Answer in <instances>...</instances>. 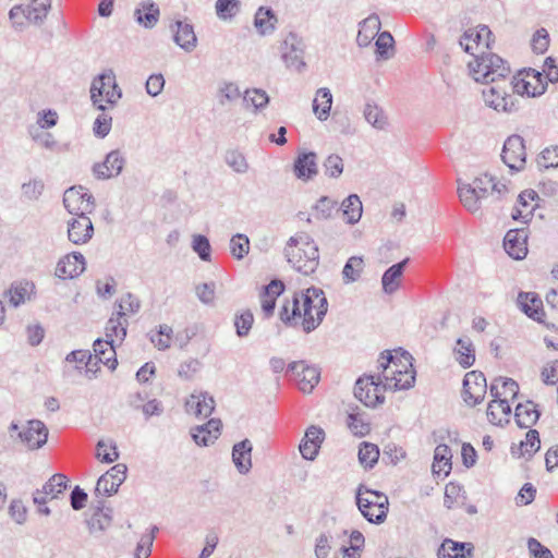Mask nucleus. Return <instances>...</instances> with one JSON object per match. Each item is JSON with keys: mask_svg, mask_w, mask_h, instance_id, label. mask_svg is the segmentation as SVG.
Instances as JSON below:
<instances>
[{"mask_svg": "<svg viewBox=\"0 0 558 558\" xmlns=\"http://www.w3.org/2000/svg\"><path fill=\"white\" fill-rule=\"evenodd\" d=\"M469 72L475 82L485 84L482 95L486 106L497 112L517 111V97L512 92L510 66L495 53H482L468 63Z\"/></svg>", "mask_w": 558, "mask_h": 558, "instance_id": "nucleus-1", "label": "nucleus"}, {"mask_svg": "<svg viewBox=\"0 0 558 558\" xmlns=\"http://www.w3.org/2000/svg\"><path fill=\"white\" fill-rule=\"evenodd\" d=\"M328 311L325 292L315 287L295 292L286 300L279 311L280 320L289 327H300L304 332L314 331L324 320Z\"/></svg>", "mask_w": 558, "mask_h": 558, "instance_id": "nucleus-2", "label": "nucleus"}, {"mask_svg": "<svg viewBox=\"0 0 558 558\" xmlns=\"http://www.w3.org/2000/svg\"><path fill=\"white\" fill-rule=\"evenodd\" d=\"M288 262L303 275L313 274L319 264L318 246L305 232L291 236L286 248Z\"/></svg>", "mask_w": 558, "mask_h": 558, "instance_id": "nucleus-3", "label": "nucleus"}, {"mask_svg": "<svg viewBox=\"0 0 558 558\" xmlns=\"http://www.w3.org/2000/svg\"><path fill=\"white\" fill-rule=\"evenodd\" d=\"M356 506L361 514L374 524L383 523L389 510L388 497L378 490L368 488L361 484L355 493Z\"/></svg>", "mask_w": 558, "mask_h": 558, "instance_id": "nucleus-4", "label": "nucleus"}, {"mask_svg": "<svg viewBox=\"0 0 558 558\" xmlns=\"http://www.w3.org/2000/svg\"><path fill=\"white\" fill-rule=\"evenodd\" d=\"M121 97L122 92L117 84L116 75L112 70H107L93 80L90 85V99L98 110H107V107L102 104L104 98L110 107H114Z\"/></svg>", "mask_w": 558, "mask_h": 558, "instance_id": "nucleus-5", "label": "nucleus"}, {"mask_svg": "<svg viewBox=\"0 0 558 558\" xmlns=\"http://www.w3.org/2000/svg\"><path fill=\"white\" fill-rule=\"evenodd\" d=\"M494 43L492 31L486 25H478L466 29L460 39L463 50L474 57L475 60L482 53H492L489 50Z\"/></svg>", "mask_w": 558, "mask_h": 558, "instance_id": "nucleus-6", "label": "nucleus"}, {"mask_svg": "<svg viewBox=\"0 0 558 558\" xmlns=\"http://www.w3.org/2000/svg\"><path fill=\"white\" fill-rule=\"evenodd\" d=\"M63 205L73 216H88L95 209V198L86 187L72 186L63 194Z\"/></svg>", "mask_w": 558, "mask_h": 558, "instance_id": "nucleus-7", "label": "nucleus"}, {"mask_svg": "<svg viewBox=\"0 0 558 558\" xmlns=\"http://www.w3.org/2000/svg\"><path fill=\"white\" fill-rule=\"evenodd\" d=\"M287 376L296 383L303 392H312L320 378L319 369L305 361L292 362L287 366Z\"/></svg>", "mask_w": 558, "mask_h": 558, "instance_id": "nucleus-8", "label": "nucleus"}, {"mask_svg": "<svg viewBox=\"0 0 558 558\" xmlns=\"http://www.w3.org/2000/svg\"><path fill=\"white\" fill-rule=\"evenodd\" d=\"M384 380L375 381L373 376L360 377L354 386V396L366 407H376L384 402Z\"/></svg>", "mask_w": 558, "mask_h": 558, "instance_id": "nucleus-9", "label": "nucleus"}, {"mask_svg": "<svg viewBox=\"0 0 558 558\" xmlns=\"http://www.w3.org/2000/svg\"><path fill=\"white\" fill-rule=\"evenodd\" d=\"M281 59L287 68L300 71L305 66L304 43L295 33H289L280 45Z\"/></svg>", "mask_w": 558, "mask_h": 558, "instance_id": "nucleus-10", "label": "nucleus"}, {"mask_svg": "<svg viewBox=\"0 0 558 558\" xmlns=\"http://www.w3.org/2000/svg\"><path fill=\"white\" fill-rule=\"evenodd\" d=\"M486 391V378L482 372L472 371L465 374L462 398L468 405L474 407L481 403L485 398Z\"/></svg>", "mask_w": 558, "mask_h": 558, "instance_id": "nucleus-11", "label": "nucleus"}, {"mask_svg": "<svg viewBox=\"0 0 558 558\" xmlns=\"http://www.w3.org/2000/svg\"><path fill=\"white\" fill-rule=\"evenodd\" d=\"M126 163L124 154L120 149L109 151L104 161L94 163L92 171L96 179L108 180L117 178Z\"/></svg>", "mask_w": 558, "mask_h": 558, "instance_id": "nucleus-12", "label": "nucleus"}, {"mask_svg": "<svg viewBox=\"0 0 558 558\" xmlns=\"http://www.w3.org/2000/svg\"><path fill=\"white\" fill-rule=\"evenodd\" d=\"M501 159L511 170L519 171L523 169L526 161V151L524 140L520 135H511L505 141Z\"/></svg>", "mask_w": 558, "mask_h": 558, "instance_id": "nucleus-13", "label": "nucleus"}, {"mask_svg": "<svg viewBox=\"0 0 558 558\" xmlns=\"http://www.w3.org/2000/svg\"><path fill=\"white\" fill-rule=\"evenodd\" d=\"M513 94L520 96L537 97L545 93L547 83L543 81V74L535 70L526 72L524 77L511 80Z\"/></svg>", "mask_w": 558, "mask_h": 558, "instance_id": "nucleus-14", "label": "nucleus"}, {"mask_svg": "<svg viewBox=\"0 0 558 558\" xmlns=\"http://www.w3.org/2000/svg\"><path fill=\"white\" fill-rule=\"evenodd\" d=\"M128 468L123 463H118L102 474L96 484L95 494L101 496H111L116 494L120 485L126 478Z\"/></svg>", "mask_w": 558, "mask_h": 558, "instance_id": "nucleus-15", "label": "nucleus"}, {"mask_svg": "<svg viewBox=\"0 0 558 558\" xmlns=\"http://www.w3.org/2000/svg\"><path fill=\"white\" fill-rule=\"evenodd\" d=\"M19 438L28 449L35 450L41 448L48 439V428L39 420H32L27 427L19 433Z\"/></svg>", "mask_w": 558, "mask_h": 558, "instance_id": "nucleus-16", "label": "nucleus"}, {"mask_svg": "<svg viewBox=\"0 0 558 558\" xmlns=\"http://www.w3.org/2000/svg\"><path fill=\"white\" fill-rule=\"evenodd\" d=\"M505 251L514 259H523L527 254V231L525 228L509 230L504 239Z\"/></svg>", "mask_w": 558, "mask_h": 558, "instance_id": "nucleus-17", "label": "nucleus"}, {"mask_svg": "<svg viewBox=\"0 0 558 558\" xmlns=\"http://www.w3.org/2000/svg\"><path fill=\"white\" fill-rule=\"evenodd\" d=\"M94 234V226L88 216H76L68 222V238L74 244L87 243Z\"/></svg>", "mask_w": 558, "mask_h": 558, "instance_id": "nucleus-18", "label": "nucleus"}, {"mask_svg": "<svg viewBox=\"0 0 558 558\" xmlns=\"http://www.w3.org/2000/svg\"><path fill=\"white\" fill-rule=\"evenodd\" d=\"M173 41L184 51L192 52L197 46L194 27L186 20H178L170 25Z\"/></svg>", "mask_w": 558, "mask_h": 558, "instance_id": "nucleus-19", "label": "nucleus"}, {"mask_svg": "<svg viewBox=\"0 0 558 558\" xmlns=\"http://www.w3.org/2000/svg\"><path fill=\"white\" fill-rule=\"evenodd\" d=\"M293 172L299 180H313L318 173L317 155L314 151H299L293 163Z\"/></svg>", "mask_w": 558, "mask_h": 558, "instance_id": "nucleus-20", "label": "nucleus"}, {"mask_svg": "<svg viewBox=\"0 0 558 558\" xmlns=\"http://www.w3.org/2000/svg\"><path fill=\"white\" fill-rule=\"evenodd\" d=\"M412 355L401 349L395 350V353L386 351L381 353L378 359V366L385 369L386 373L390 368H398L399 371L415 372L412 364Z\"/></svg>", "mask_w": 558, "mask_h": 558, "instance_id": "nucleus-21", "label": "nucleus"}, {"mask_svg": "<svg viewBox=\"0 0 558 558\" xmlns=\"http://www.w3.org/2000/svg\"><path fill=\"white\" fill-rule=\"evenodd\" d=\"M85 257L78 252H73L59 260L56 275L62 279L75 278L85 270Z\"/></svg>", "mask_w": 558, "mask_h": 558, "instance_id": "nucleus-22", "label": "nucleus"}, {"mask_svg": "<svg viewBox=\"0 0 558 558\" xmlns=\"http://www.w3.org/2000/svg\"><path fill=\"white\" fill-rule=\"evenodd\" d=\"M185 410L196 417H208L215 410V400L207 392H194L185 402Z\"/></svg>", "mask_w": 558, "mask_h": 558, "instance_id": "nucleus-23", "label": "nucleus"}, {"mask_svg": "<svg viewBox=\"0 0 558 558\" xmlns=\"http://www.w3.org/2000/svg\"><path fill=\"white\" fill-rule=\"evenodd\" d=\"M325 433L320 427L310 426L302 439L299 449L302 457L306 460H314L324 441Z\"/></svg>", "mask_w": 558, "mask_h": 558, "instance_id": "nucleus-24", "label": "nucleus"}, {"mask_svg": "<svg viewBox=\"0 0 558 558\" xmlns=\"http://www.w3.org/2000/svg\"><path fill=\"white\" fill-rule=\"evenodd\" d=\"M475 190L483 194L484 198L492 197L499 201L507 192V186L504 183L497 182L493 175L487 173L480 175L470 183Z\"/></svg>", "mask_w": 558, "mask_h": 558, "instance_id": "nucleus-25", "label": "nucleus"}, {"mask_svg": "<svg viewBox=\"0 0 558 558\" xmlns=\"http://www.w3.org/2000/svg\"><path fill=\"white\" fill-rule=\"evenodd\" d=\"M384 387L393 390L409 389L415 381V372L390 368L388 373L383 369Z\"/></svg>", "mask_w": 558, "mask_h": 558, "instance_id": "nucleus-26", "label": "nucleus"}, {"mask_svg": "<svg viewBox=\"0 0 558 558\" xmlns=\"http://www.w3.org/2000/svg\"><path fill=\"white\" fill-rule=\"evenodd\" d=\"M381 27L380 19L377 14H371L359 23L356 44L360 47H367L378 36Z\"/></svg>", "mask_w": 558, "mask_h": 558, "instance_id": "nucleus-27", "label": "nucleus"}, {"mask_svg": "<svg viewBox=\"0 0 558 558\" xmlns=\"http://www.w3.org/2000/svg\"><path fill=\"white\" fill-rule=\"evenodd\" d=\"M221 421L211 418L206 424L192 429V438L199 446H209L220 435Z\"/></svg>", "mask_w": 558, "mask_h": 558, "instance_id": "nucleus-28", "label": "nucleus"}, {"mask_svg": "<svg viewBox=\"0 0 558 558\" xmlns=\"http://www.w3.org/2000/svg\"><path fill=\"white\" fill-rule=\"evenodd\" d=\"M253 446L248 439L235 444L232 448V461L241 474H246L252 468Z\"/></svg>", "mask_w": 558, "mask_h": 558, "instance_id": "nucleus-29", "label": "nucleus"}, {"mask_svg": "<svg viewBox=\"0 0 558 558\" xmlns=\"http://www.w3.org/2000/svg\"><path fill=\"white\" fill-rule=\"evenodd\" d=\"M518 305L523 313L534 320L541 322L544 316L543 302L534 292H520L518 295Z\"/></svg>", "mask_w": 558, "mask_h": 558, "instance_id": "nucleus-30", "label": "nucleus"}, {"mask_svg": "<svg viewBox=\"0 0 558 558\" xmlns=\"http://www.w3.org/2000/svg\"><path fill=\"white\" fill-rule=\"evenodd\" d=\"M473 549L472 543H459L447 538L438 549V558H472Z\"/></svg>", "mask_w": 558, "mask_h": 558, "instance_id": "nucleus-31", "label": "nucleus"}, {"mask_svg": "<svg viewBox=\"0 0 558 558\" xmlns=\"http://www.w3.org/2000/svg\"><path fill=\"white\" fill-rule=\"evenodd\" d=\"M541 448L539 434L536 429H530L525 439L520 441L518 446L511 447V453L517 458L530 460Z\"/></svg>", "mask_w": 558, "mask_h": 558, "instance_id": "nucleus-32", "label": "nucleus"}, {"mask_svg": "<svg viewBox=\"0 0 558 558\" xmlns=\"http://www.w3.org/2000/svg\"><path fill=\"white\" fill-rule=\"evenodd\" d=\"M408 263L409 258H404L403 260L390 266L384 272L381 277V286L383 291L386 294H392L399 289L403 271Z\"/></svg>", "mask_w": 558, "mask_h": 558, "instance_id": "nucleus-33", "label": "nucleus"}, {"mask_svg": "<svg viewBox=\"0 0 558 558\" xmlns=\"http://www.w3.org/2000/svg\"><path fill=\"white\" fill-rule=\"evenodd\" d=\"M536 197V192L532 190H526L520 193L518 197V206L511 214L512 218L514 220H522L524 223L529 222L536 208V205L532 203Z\"/></svg>", "mask_w": 558, "mask_h": 558, "instance_id": "nucleus-34", "label": "nucleus"}, {"mask_svg": "<svg viewBox=\"0 0 558 558\" xmlns=\"http://www.w3.org/2000/svg\"><path fill=\"white\" fill-rule=\"evenodd\" d=\"M124 316L125 312L117 311L107 322L106 338L113 343H121L126 336L128 320Z\"/></svg>", "mask_w": 558, "mask_h": 558, "instance_id": "nucleus-35", "label": "nucleus"}, {"mask_svg": "<svg viewBox=\"0 0 558 558\" xmlns=\"http://www.w3.org/2000/svg\"><path fill=\"white\" fill-rule=\"evenodd\" d=\"M114 345H116V343L111 342L107 338L95 340V342L93 344L94 352H95L93 360H97L100 363H104L112 371L116 369V367L118 365V361L114 357V355H116Z\"/></svg>", "mask_w": 558, "mask_h": 558, "instance_id": "nucleus-36", "label": "nucleus"}, {"mask_svg": "<svg viewBox=\"0 0 558 558\" xmlns=\"http://www.w3.org/2000/svg\"><path fill=\"white\" fill-rule=\"evenodd\" d=\"M138 24L146 28H153L159 21V7L153 1H143L134 11Z\"/></svg>", "mask_w": 558, "mask_h": 558, "instance_id": "nucleus-37", "label": "nucleus"}, {"mask_svg": "<svg viewBox=\"0 0 558 558\" xmlns=\"http://www.w3.org/2000/svg\"><path fill=\"white\" fill-rule=\"evenodd\" d=\"M458 194L463 207L474 214L482 207V202L485 199L483 194L475 190L471 184H459Z\"/></svg>", "mask_w": 558, "mask_h": 558, "instance_id": "nucleus-38", "label": "nucleus"}, {"mask_svg": "<svg viewBox=\"0 0 558 558\" xmlns=\"http://www.w3.org/2000/svg\"><path fill=\"white\" fill-rule=\"evenodd\" d=\"M487 418L488 421L497 426H501L505 423H509L511 407L509 401L504 398V400H492L487 407Z\"/></svg>", "mask_w": 558, "mask_h": 558, "instance_id": "nucleus-39", "label": "nucleus"}, {"mask_svg": "<svg viewBox=\"0 0 558 558\" xmlns=\"http://www.w3.org/2000/svg\"><path fill=\"white\" fill-rule=\"evenodd\" d=\"M112 522V509L105 508L104 501H98V506L90 519L87 521L90 533H101L106 531Z\"/></svg>", "mask_w": 558, "mask_h": 558, "instance_id": "nucleus-40", "label": "nucleus"}, {"mask_svg": "<svg viewBox=\"0 0 558 558\" xmlns=\"http://www.w3.org/2000/svg\"><path fill=\"white\" fill-rule=\"evenodd\" d=\"M539 412L532 401L519 403L515 407L514 418L520 428H531L538 420Z\"/></svg>", "mask_w": 558, "mask_h": 558, "instance_id": "nucleus-41", "label": "nucleus"}, {"mask_svg": "<svg viewBox=\"0 0 558 558\" xmlns=\"http://www.w3.org/2000/svg\"><path fill=\"white\" fill-rule=\"evenodd\" d=\"M343 220L349 225H355L360 221L363 214V205L357 194H350L343 199L340 206Z\"/></svg>", "mask_w": 558, "mask_h": 558, "instance_id": "nucleus-42", "label": "nucleus"}, {"mask_svg": "<svg viewBox=\"0 0 558 558\" xmlns=\"http://www.w3.org/2000/svg\"><path fill=\"white\" fill-rule=\"evenodd\" d=\"M277 22V16L270 8L260 7L255 13L254 26L262 36L272 34Z\"/></svg>", "mask_w": 558, "mask_h": 558, "instance_id": "nucleus-43", "label": "nucleus"}, {"mask_svg": "<svg viewBox=\"0 0 558 558\" xmlns=\"http://www.w3.org/2000/svg\"><path fill=\"white\" fill-rule=\"evenodd\" d=\"M25 8V20L35 25H41L51 8V0H31Z\"/></svg>", "mask_w": 558, "mask_h": 558, "instance_id": "nucleus-44", "label": "nucleus"}, {"mask_svg": "<svg viewBox=\"0 0 558 558\" xmlns=\"http://www.w3.org/2000/svg\"><path fill=\"white\" fill-rule=\"evenodd\" d=\"M451 450L447 445H438L435 448L433 472L438 476H447L451 471Z\"/></svg>", "mask_w": 558, "mask_h": 558, "instance_id": "nucleus-45", "label": "nucleus"}, {"mask_svg": "<svg viewBox=\"0 0 558 558\" xmlns=\"http://www.w3.org/2000/svg\"><path fill=\"white\" fill-rule=\"evenodd\" d=\"M332 95L329 88H319L313 101V111L318 120L326 121L330 114Z\"/></svg>", "mask_w": 558, "mask_h": 558, "instance_id": "nucleus-46", "label": "nucleus"}, {"mask_svg": "<svg viewBox=\"0 0 558 558\" xmlns=\"http://www.w3.org/2000/svg\"><path fill=\"white\" fill-rule=\"evenodd\" d=\"M457 361L464 367H471L475 362V349L470 338H459L454 348Z\"/></svg>", "mask_w": 558, "mask_h": 558, "instance_id": "nucleus-47", "label": "nucleus"}, {"mask_svg": "<svg viewBox=\"0 0 558 558\" xmlns=\"http://www.w3.org/2000/svg\"><path fill=\"white\" fill-rule=\"evenodd\" d=\"M269 104V96L264 89H246L243 95V106L245 109L257 112Z\"/></svg>", "mask_w": 558, "mask_h": 558, "instance_id": "nucleus-48", "label": "nucleus"}, {"mask_svg": "<svg viewBox=\"0 0 558 558\" xmlns=\"http://www.w3.org/2000/svg\"><path fill=\"white\" fill-rule=\"evenodd\" d=\"M364 259L362 256H351L343 269H342V280L345 284L353 283L361 278V275L364 270Z\"/></svg>", "mask_w": 558, "mask_h": 558, "instance_id": "nucleus-49", "label": "nucleus"}, {"mask_svg": "<svg viewBox=\"0 0 558 558\" xmlns=\"http://www.w3.org/2000/svg\"><path fill=\"white\" fill-rule=\"evenodd\" d=\"M365 120L375 129L384 130L387 125V117L377 105L366 104L363 110Z\"/></svg>", "mask_w": 558, "mask_h": 558, "instance_id": "nucleus-50", "label": "nucleus"}, {"mask_svg": "<svg viewBox=\"0 0 558 558\" xmlns=\"http://www.w3.org/2000/svg\"><path fill=\"white\" fill-rule=\"evenodd\" d=\"M359 461L365 469H372L378 461L379 449L372 442H362L359 449Z\"/></svg>", "mask_w": 558, "mask_h": 558, "instance_id": "nucleus-51", "label": "nucleus"}, {"mask_svg": "<svg viewBox=\"0 0 558 558\" xmlns=\"http://www.w3.org/2000/svg\"><path fill=\"white\" fill-rule=\"evenodd\" d=\"M225 161L236 173L243 174L248 170V162L245 156L238 149L227 150Z\"/></svg>", "mask_w": 558, "mask_h": 558, "instance_id": "nucleus-52", "label": "nucleus"}, {"mask_svg": "<svg viewBox=\"0 0 558 558\" xmlns=\"http://www.w3.org/2000/svg\"><path fill=\"white\" fill-rule=\"evenodd\" d=\"M68 487V477L64 474L57 473L52 475L43 486L44 493L50 495V498H57Z\"/></svg>", "mask_w": 558, "mask_h": 558, "instance_id": "nucleus-53", "label": "nucleus"}, {"mask_svg": "<svg viewBox=\"0 0 558 558\" xmlns=\"http://www.w3.org/2000/svg\"><path fill=\"white\" fill-rule=\"evenodd\" d=\"M254 323V316L251 311L246 310L235 315L234 327L236 336L244 338L248 336Z\"/></svg>", "mask_w": 558, "mask_h": 558, "instance_id": "nucleus-54", "label": "nucleus"}, {"mask_svg": "<svg viewBox=\"0 0 558 558\" xmlns=\"http://www.w3.org/2000/svg\"><path fill=\"white\" fill-rule=\"evenodd\" d=\"M158 532V527L156 525L151 526L150 532L143 535L137 543L135 550V558H148L151 553L153 543L155 539V535Z\"/></svg>", "mask_w": 558, "mask_h": 558, "instance_id": "nucleus-55", "label": "nucleus"}, {"mask_svg": "<svg viewBox=\"0 0 558 558\" xmlns=\"http://www.w3.org/2000/svg\"><path fill=\"white\" fill-rule=\"evenodd\" d=\"M112 117L105 111H101L94 121L93 133L96 137L105 138L111 130Z\"/></svg>", "mask_w": 558, "mask_h": 558, "instance_id": "nucleus-56", "label": "nucleus"}, {"mask_svg": "<svg viewBox=\"0 0 558 558\" xmlns=\"http://www.w3.org/2000/svg\"><path fill=\"white\" fill-rule=\"evenodd\" d=\"M250 250V240L245 234L238 233L233 235L230 240V251L231 254L236 259H242Z\"/></svg>", "mask_w": 558, "mask_h": 558, "instance_id": "nucleus-57", "label": "nucleus"}, {"mask_svg": "<svg viewBox=\"0 0 558 558\" xmlns=\"http://www.w3.org/2000/svg\"><path fill=\"white\" fill-rule=\"evenodd\" d=\"M240 2L238 0H217L216 13L218 17L228 20L238 14Z\"/></svg>", "mask_w": 558, "mask_h": 558, "instance_id": "nucleus-58", "label": "nucleus"}, {"mask_svg": "<svg viewBox=\"0 0 558 558\" xmlns=\"http://www.w3.org/2000/svg\"><path fill=\"white\" fill-rule=\"evenodd\" d=\"M172 328L168 325H160L158 331L150 336V341L158 350H167L171 344Z\"/></svg>", "mask_w": 558, "mask_h": 558, "instance_id": "nucleus-59", "label": "nucleus"}, {"mask_svg": "<svg viewBox=\"0 0 558 558\" xmlns=\"http://www.w3.org/2000/svg\"><path fill=\"white\" fill-rule=\"evenodd\" d=\"M192 248L197 253L198 257L204 262L210 260L211 246L209 240L202 234L193 236Z\"/></svg>", "mask_w": 558, "mask_h": 558, "instance_id": "nucleus-60", "label": "nucleus"}, {"mask_svg": "<svg viewBox=\"0 0 558 558\" xmlns=\"http://www.w3.org/2000/svg\"><path fill=\"white\" fill-rule=\"evenodd\" d=\"M338 203L328 196H322L314 206L316 217L319 219H328L336 209Z\"/></svg>", "mask_w": 558, "mask_h": 558, "instance_id": "nucleus-61", "label": "nucleus"}, {"mask_svg": "<svg viewBox=\"0 0 558 558\" xmlns=\"http://www.w3.org/2000/svg\"><path fill=\"white\" fill-rule=\"evenodd\" d=\"M325 174L330 178H338L343 172V160L338 155H329L324 161Z\"/></svg>", "mask_w": 558, "mask_h": 558, "instance_id": "nucleus-62", "label": "nucleus"}, {"mask_svg": "<svg viewBox=\"0 0 558 558\" xmlns=\"http://www.w3.org/2000/svg\"><path fill=\"white\" fill-rule=\"evenodd\" d=\"M96 457L102 462L111 463L119 458L117 447L113 444L108 445L104 440L98 441Z\"/></svg>", "mask_w": 558, "mask_h": 558, "instance_id": "nucleus-63", "label": "nucleus"}, {"mask_svg": "<svg viewBox=\"0 0 558 558\" xmlns=\"http://www.w3.org/2000/svg\"><path fill=\"white\" fill-rule=\"evenodd\" d=\"M538 165L544 168L558 167V146L546 147L539 155Z\"/></svg>", "mask_w": 558, "mask_h": 558, "instance_id": "nucleus-64", "label": "nucleus"}]
</instances>
